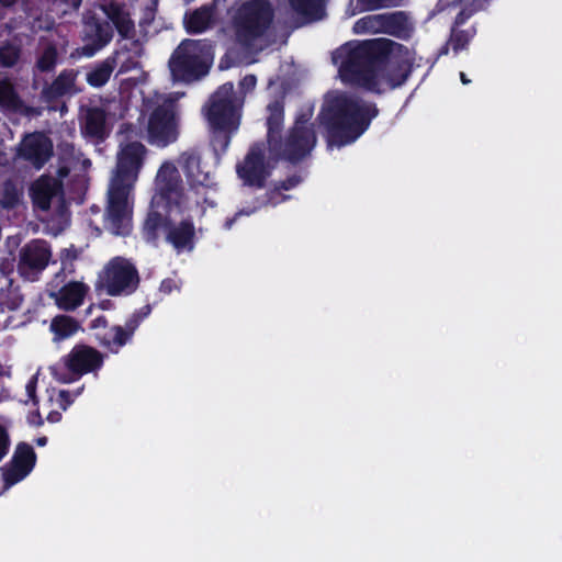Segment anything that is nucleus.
<instances>
[{
	"instance_id": "obj_1",
	"label": "nucleus",
	"mask_w": 562,
	"mask_h": 562,
	"mask_svg": "<svg viewBox=\"0 0 562 562\" xmlns=\"http://www.w3.org/2000/svg\"><path fill=\"white\" fill-rule=\"evenodd\" d=\"M338 55L342 58L339 72L344 80L379 92L401 86L412 64L409 50L387 38L350 43Z\"/></svg>"
},
{
	"instance_id": "obj_2",
	"label": "nucleus",
	"mask_w": 562,
	"mask_h": 562,
	"mask_svg": "<svg viewBox=\"0 0 562 562\" xmlns=\"http://www.w3.org/2000/svg\"><path fill=\"white\" fill-rule=\"evenodd\" d=\"M147 154L148 149L140 142H120L108 189L106 209V222L115 235H126L130 232V198Z\"/></svg>"
},
{
	"instance_id": "obj_3",
	"label": "nucleus",
	"mask_w": 562,
	"mask_h": 562,
	"mask_svg": "<svg viewBox=\"0 0 562 562\" xmlns=\"http://www.w3.org/2000/svg\"><path fill=\"white\" fill-rule=\"evenodd\" d=\"M376 111L369 104L342 93H328L321 122L329 133V146H342L356 140L367 128Z\"/></svg>"
},
{
	"instance_id": "obj_4",
	"label": "nucleus",
	"mask_w": 562,
	"mask_h": 562,
	"mask_svg": "<svg viewBox=\"0 0 562 562\" xmlns=\"http://www.w3.org/2000/svg\"><path fill=\"white\" fill-rule=\"evenodd\" d=\"M155 190L150 211L144 223V229L149 237L155 236V229L162 218V211L166 212L169 222H175L186 209L183 182L172 161H164L158 168L155 177Z\"/></svg>"
},
{
	"instance_id": "obj_5",
	"label": "nucleus",
	"mask_w": 562,
	"mask_h": 562,
	"mask_svg": "<svg viewBox=\"0 0 562 562\" xmlns=\"http://www.w3.org/2000/svg\"><path fill=\"white\" fill-rule=\"evenodd\" d=\"M272 20L269 3L265 0L245 1L232 10L229 35L248 50H260L268 44L267 33Z\"/></svg>"
},
{
	"instance_id": "obj_6",
	"label": "nucleus",
	"mask_w": 562,
	"mask_h": 562,
	"mask_svg": "<svg viewBox=\"0 0 562 562\" xmlns=\"http://www.w3.org/2000/svg\"><path fill=\"white\" fill-rule=\"evenodd\" d=\"M179 98L178 93H155L144 100L140 122L146 127L149 144L166 147L177 140L179 130L175 103Z\"/></svg>"
},
{
	"instance_id": "obj_7",
	"label": "nucleus",
	"mask_w": 562,
	"mask_h": 562,
	"mask_svg": "<svg viewBox=\"0 0 562 562\" xmlns=\"http://www.w3.org/2000/svg\"><path fill=\"white\" fill-rule=\"evenodd\" d=\"M212 61L211 47L203 41L184 40L169 59L173 80L190 82L205 76Z\"/></svg>"
},
{
	"instance_id": "obj_8",
	"label": "nucleus",
	"mask_w": 562,
	"mask_h": 562,
	"mask_svg": "<svg viewBox=\"0 0 562 562\" xmlns=\"http://www.w3.org/2000/svg\"><path fill=\"white\" fill-rule=\"evenodd\" d=\"M243 99L234 92L231 82L224 83L210 99L207 121L210 125L224 133L235 132L239 126Z\"/></svg>"
},
{
	"instance_id": "obj_9",
	"label": "nucleus",
	"mask_w": 562,
	"mask_h": 562,
	"mask_svg": "<svg viewBox=\"0 0 562 562\" xmlns=\"http://www.w3.org/2000/svg\"><path fill=\"white\" fill-rule=\"evenodd\" d=\"M101 285L110 295L131 293L138 284V274L134 266L126 259L116 257L103 269L100 276Z\"/></svg>"
},
{
	"instance_id": "obj_10",
	"label": "nucleus",
	"mask_w": 562,
	"mask_h": 562,
	"mask_svg": "<svg viewBox=\"0 0 562 562\" xmlns=\"http://www.w3.org/2000/svg\"><path fill=\"white\" fill-rule=\"evenodd\" d=\"M316 143V136L312 128L305 122L297 121L290 131L284 142L278 138V151L274 155L270 153V158L297 161L307 156Z\"/></svg>"
},
{
	"instance_id": "obj_11",
	"label": "nucleus",
	"mask_w": 562,
	"mask_h": 562,
	"mask_svg": "<svg viewBox=\"0 0 562 562\" xmlns=\"http://www.w3.org/2000/svg\"><path fill=\"white\" fill-rule=\"evenodd\" d=\"M278 160V158H270V151L265 143L257 144L237 166L238 176L246 184L261 187Z\"/></svg>"
},
{
	"instance_id": "obj_12",
	"label": "nucleus",
	"mask_w": 562,
	"mask_h": 562,
	"mask_svg": "<svg viewBox=\"0 0 562 562\" xmlns=\"http://www.w3.org/2000/svg\"><path fill=\"white\" fill-rule=\"evenodd\" d=\"M53 155V143L43 133H32L24 136L19 146V156L36 169H41Z\"/></svg>"
},
{
	"instance_id": "obj_13",
	"label": "nucleus",
	"mask_w": 562,
	"mask_h": 562,
	"mask_svg": "<svg viewBox=\"0 0 562 562\" xmlns=\"http://www.w3.org/2000/svg\"><path fill=\"white\" fill-rule=\"evenodd\" d=\"M50 251L44 241L35 240L25 245L19 255V272L33 280L47 265Z\"/></svg>"
},
{
	"instance_id": "obj_14",
	"label": "nucleus",
	"mask_w": 562,
	"mask_h": 562,
	"mask_svg": "<svg viewBox=\"0 0 562 562\" xmlns=\"http://www.w3.org/2000/svg\"><path fill=\"white\" fill-rule=\"evenodd\" d=\"M183 212L178 215L175 222H169L166 212L162 211V218L160 224L155 229V236L149 237L144 231L148 240H154L157 236V231L160 228H168L167 239L178 250L192 249V239L194 235V228L190 221L182 218Z\"/></svg>"
},
{
	"instance_id": "obj_15",
	"label": "nucleus",
	"mask_w": 562,
	"mask_h": 562,
	"mask_svg": "<svg viewBox=\"0 0 562 562\" xmlns=\"http://www.w3.org/2000/svg\"><path fill=\"white\" fill-rule=\"evenodd\" d=\"M102 355L92 347L75 346L65 359L66 367L76 374L91 372L102 364Z\"/></svg>"
},
{
	"instance_id": "obj_16",
	"label": "nucleus",
	"mask_w": 562,
	"mask_h": 562,
	"mask_svg": "<svg viewBox=\"0 0 562 562\" xmlns=\"http://www.w3.org/2000/svg\"><path fill=\"white\" fill-rule=\"evenodd\" d=\"M35 453L32 447L20 445L15 451L11 464L4 469L3 479L8 485L23 480L33 469Z\"/></svg>"
},
{
	"instance_id": "obj_17",
	"label": "nucleus",
	"mask_w": 562,
	"mask_h": 562,
	"mask_svg": "<svg viewBox=\"0 0 562 562\" xmlns=\"http://www.w3.org/2000/svg\"><path fill=\"white\" fill-rule=\"evenodd\" d=\"M113 36L111 25L101 23L95 16L89 18L85 23V37L87 45L83 52L87 56H92L97 50L106 45Z\"/></svg>"
},
{
	"instance_id": "obj_18",
	"label": "nucleus",
	"mask_w": 562,
	"mask_h": 562,
	"mask_svg": "<svg viewBox=\"0 0 562 562\" xmlns=\"http://www.w3.org/2000/svg\"><path fill=\"white\" fill-rule=\"evenodd\" d=\"M89 286L80 281H71L65 284L57 292H52L49 296L54 299L56 305L64 311H74L83 302Z\"/></svg>"
},
{
	"instance_id": "obj_19",
	"label": "nucleus",
	"mask_w": 562,
	"mask_h": 562,
	"mask_svg": "<svg viewBox=\"0 0 562 562\" xmlns=\"http://www.w3.org/2000/svg\"><path fill=\"white\" fill-rule=\"evenodd\" d=\"M178 161L191 187H204L209 184L210 172L201 166V157L196 151H183L179 156Z\"/></svg>"
},
{
	"instance_id": "obj_20",
	"label": "nucleus",
	"mask_w": 562,
	"mask_h": 562,
	"mask_svg": "<svg viewBox=\"0 0 562 562\" xmlns=\"http://www.w3.org/2000/svg\"><path fill=\"white\" fill-rule=\"evenodd\" d=\"M400 14H373L358 20L353 25L356 33H393Z\"/></svg>"
},
{
	"instance_id": "obj_21",
	"label": "nucleus",
	"mask_w": 562,
	"mask_h": 562,
	"mask_svg": "<svg viewBox=\"0 0 562 562\" xmlns=\"http://www.w3.org/2000/svg\"><path fill=\"white\" fill-rule=\"evenodd\" d=\"M60 190V182L55 178L43 176L36 180L31 188V195L34 204L46 211L50 206V201Z\"/></svg>"
},
{
	"instance_id": "obj_22",
	"label": "nucleus",
	"mask_w": 562,
	"mask_h": 562,
	"mask_svg": "<svg viewBox=\"0 0 562 562\" xmlns=\"http://www.w3.org/2000/svg\"><path fill=\"white\" fill-rule=\"evenodd\" d=\"M100 10L104 16L113 23L119 34L124 38H132L135 33L134 22L130 13L119 4L111 3L109 5H100Z\"/></svg>"
},
{
	"instance_id": "obj_23",
	"label": "nucleus",
	"mask_w": 562,
	"mask_h": 562,
	"mask_svg": "<svg viewBox=\"0 0 562 562\" xmlns=\"http://www.w3.org/2000/svg\"><path fill=\"white\" fill-rule=\"evenodd\" d=\"M82 133L93 139H102L108 134L105 113L100 108H88L83 112Z\"/></svg>"
},
{
	"instance_id": "obj_24",
	"label": "nucleus",
	"mask_w": 562,
	"mask_h": 562,
	"mask_svg": "<svg viewBox=\"0 0 562 562\" xmlns=\"http://www.w3.org/2000/svg\"><path fill=\"white\" fill-rule=\"evenodd\" d=\"M283 123V106L280 102L276 101L268 105V117H267V126H268V140L267 146L270 153L278 151V138L280 137V132Z\"/></svg>"
},
{
	"instance_id": "obj_25",
	"label": "nucleus",
	"mask_w": 562,
	"mask_h": 562,
	"mask_svg": "<svg viewBox=\"0 0 562 562\" xmlns=\"http://www.w3.org/2000/svg\"><path fill=\"white\" fill-rule=\"evenodd\" d=\"M77 72L74 70L63 71L56 80L47 89V94L50 98L63 97L67 94H75L78 92L76 85Z\"/></svg>"
},
{
	"instance_id": "obj_26",
	"label": "nucleus",
	"mask_w": 562,
	"mask_h": 562,
	"mask_svg": "<svg viewBox=\"0 0 562 562\" xmlns=\"http://www.w3.org/2000/svg\"><path fill=\"white\" fill-rule=\"evenodd\" d=\"M213 23V11L209 7H202L184 18L188 32L200 33L209 29Z\"/></svg>"
},
{
	"instance_id": "obj_27",
	"label": "nucleus",
	"mask_w": 562,
	"mask_h": 562,
	"mask_svg": "<svg viewBox=\"0 0 562 562\" xmlns=\"http://www.w3.org/2000/svg\"><path fill=\"white\" fill-rule=\"evenodd\" d=\"M290 3L306 21L319 20L324 15L323 0H290Z\"/></svg>"
},
{
	"instance_id": "obj_28",
	"label": "nucleus",
	"mask_w": 562,
	"mask_h": 562,
	"mask_svg": "<svg viewBox=\"0 0 562 562\" xmlns=\"http://www.w3.org/2000/svg\"><path fill=\"white\" fill-rule=\"evenodd\" d=\"M79 324L70 316L58 315L52 319L50 330L55 335V340L66 339L77 333Z\"/></svg>"
},
{
	"instance_id": "obj_29",
	"label": "nucleus",
	"mask_w": 562,
	"mask_h": 562,
	"mask_svg": "<svg viewBox=\"0 0 562 562\" xmlns=\"http://www.w3.org/2000/svg\"><path fill=\"white\" fill-rule=\"evenodd\" d=\"M114 69V60L111 58L105 59L87 74V81L92 87H101L109 79Z\"/></svg>"
},
{
	"instance_id": "obj_30",
	"label": "nucleus",
	"mask_w": 562,
	"mask_h": 562,
	"mask_svg": "<svg viewBox=\"0 0 562 562\" xmlns=\"http://www.w3.org/2000/svg\"><path fill=\"white\" fill-rule=\"evenodd\" d=\"M130 336H131V334L127 333L122 327L114 326V327L110 328L102 336L101 339L103 340V344L109 346V347L114 346L116 348H120V347H122L127 341Z\"/></svg>"
},
{
	"instance_id": "obj_31",
	"label": "nucleus",
	"mask_w": 562,
	"mask_h": 562,
	"mask_svg": "<svg viewBox=\"0 0 562 562\" xmlns=\"http://www.w3.org/2000/svg\"><path fill=\"white\" fill-rule=\"evenodd\" d=\"M19 104L18 95L12 83L8 80L0 81V106L13 109Z\"/></svg>"
},
{
	"instance_id": "obj_32",
	"label": "nucleus",
	"mask_w": 562,
	"mask_h": 562,
	"mask_svg": "<svg viewBox=\"0 0 562 562\" xmlns=\"http://www.w3.org/2000/svg\"><path fill=\"white\" fill-rule=\"evenodd\" d=\"M20 57L19 47L5 44L0 47V65L3 67H12Z\"/></svg>"
},
{
	"instance_id": "obj_33",
	"label": "nucleus",
	"mask_w": 562,
	"mask_h": 562,
	"mask_svg": "<svg viewBox=\"0 0 562 562\" xmlns=\"http://www.w3.org/2000/svg\"><path fill=\"white\" fill-rule=\"evenodd\" d=\"M382 7H384L383 0H350L348 13L352 16L358 11L375 10Z\"/></svg>"
},
{
	"instance_id": "obj_34",
	"label": "nucleus",
	"mask_w": 562,
	"mask_h": 562,
	"mask_svg": "<svg viewBox=\"0 0 562 562\" xmlns=\"http://www.w3.org/2000/svg\"><path fill=\"white\" fill-rule=\"evenodd\" d=\"M56 49L54 46H47L37 59V68L42 71H48L53 69L56 64Z\"/></svg>"
},
{
	"instance_id": "obj_35",
	"label": "nucleus",
	"mask_w": 562,
	"mask_h": 562,
	"mask_svg": "<svg viewBox=\"0 0 562 562\" xmlns=\"http://www.w3.org/2000/svg\"><path fill=\"white\" fill-rule=\"evenodd\" d=\"M58 13L66 14L79 8L81 0H49Z\"/></svg>"
},
{
	"instance_id": "obj_36",
	"label": "nucleus",
	"mask_w": 562,
	"mask_h": 562,
	"mask_svg": "<svg viewBox=\"0 0 562 562\" xmlns=\"http://www.w3.org/2000/svg\"><path fill=\"white\" fill-rule=\"evenodd\" d=\"M9 449V437L3 427L0 426V461L7 454Z\"/></svg>"
},
{
	"instance_id": "obj_37",
	"label": "nucleus",
	"mask_w": 562,
	"mask_h": 562,
	"mask_svg": "<svg viewBox=\"0 0 562 562\" xmlns=\"http://www.w3.org/2000/svg\"><path fill=\"white\" fill-rule=\"evenodd\" d=\"M257 83V79L254 75H248L244 77V79L240 81V88L245 91H251Z\"/></svg>"
},
{
	"instance_id": "obj_38",
	"label": "nucleus",
	"mask_w": 562,
	"mask_h": 562,
	"mask_svg": "<svg viewBox=\"0 0 562 562\" xmlns=\"http://www.w3.org/2000/svg\"><path fill=\"white\" fill-rule=\"evenodd\" d=\"M36 382H37V376L33 375L32 379L27 382V384L25 386L26 393L31 400H33L35 397Z\"/></svg>"
},
{
	"instance_id": "obj_39",
	"label": "nucleus",
	"mask_w": 562,
	"mask_h": 562,
	"mask_svg": "<svg viewBox=\"0 0 562 562\" xmlns=\"http://www.w3.org/2000/svg\"><path fill=\"white\" fill-rule=\"evenodd\" d=\"M176 288L177 285L172 280H165L161 282L160 291L168 294Z\"/></svg>"
},
{
	"instance_id": "obj_40",
	"label": "nucleus",
	"mask_w": 562,
	"mask_h": 562,
	"mask_svg": "<svg viewBox=\"0 0 562 562\" xmlns=\"http://www.w3.org/2000/svg\"><path fill=\"white\" fill-rule=\"evenodd\" d=\"M29 423L31 425H35V426L42 425V418H41L40 414L38 413H32L29 416Z\"/></svg>"
},
{
	"instance_id": "obj_41",
	"label": "nucleus",
	"mask_w": 562,
	"mask_h": 562,
	"mask_svg": "<svg viewBox=\"0 0 562 562\" xmlns=\"http://www.w3.org/2000/svg\"><path fill=\"white\" fill-rule=\"evenodd\" d=\"M106 326V321L105 318L103 317H98L95 318L93 322H92V328L97 329V328H105Z\"/></svg>"
},
{
	"instance_id": "obj_42",
	"label": "nucleus",
	"mask_w": 562,
	"mask_h": 562,
	"mask_svg": "<svg viewBox=\"0 0 562 562\" xmlns=\"http://www.w3.org/2000/svg\"><path fill=\"white\" fill-rule=\"evenodd\" d=\"M60 177H66L69 172V169L67 166H63L58 170Z\"/></svg>"
},
{
	"instance_id": "obj_43",
	"label": "nucleus",
	"mask_w": 562,
	"mask_h": 562,
	"mask_svg": "<svg viewBox=\"0 0 562 562\" xmlns=\"http://www.w3.org/2000/svg\"><path fill=\"white\" fill-rule=\"evenodd\" d=\"M48 419H49L50 422L55 423V422L59 420V414H58V413L50 414V415L48 416Z\"/></svg>"
},
{
	"instance_id": "obj_44",
	"label": "nucleus",
	"mask_w": 562,
	"mask_h": 562,
	"mask_svg": "<svg viewBox=\"0 0 562 562\" xmlns=\"http://www.w3.org/2000/svg\"><path fill=\"white\" fill-rule=\"evenodd\" d=\"M16 0H0L2 5H12Z\"/></svg>"
},
{
	"instance_id": "obj_45",
	"label": "nucleus",
	"mask_w": 562,
	"mask_h": 562,
	"mask_svg": "<svg viewBox=\"0 0 562 562\" xmlns=\"http://www.w3.org/2000/svg\"><path fill=\"white\" fill-rule=\"evenodd\" d=\"M460 78H461L462 83H464V85L470 82V80L465 77L464 72L460 74Z\"/></svg>"
},
{
	"instance_id": "obj_46",
	"label": "nucleus",
	"mask_w": 562,
	"mask_h": 562,
	"mask_svg": "<svg viewBox=\"0 0 562 562\" xmlns=\"http://www.w3.org/2000/svg\"><path fill=\"white\" fill-rule=\"evenodd\" d=\"M46 443V438L38 439V445L43 446Z\"/></svg>"
},
{
	"instance_id": "obj_47",
	"label": "nucleus",
	"mask_w": 562,
	"mask_h": 562,
	"mask_svg": "<svg viewBox=\"0 0 562 562\" xmlns=\"http://www.w3.org/2000/svg\"><path fill=\"white\" fill-rule=\"evenodd\" d=\"M232 222H233L232 220L226 222V227H227V228H231V226H232Z\"/></svg>"
}]
</instances>
